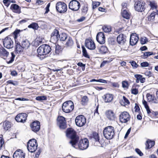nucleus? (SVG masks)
<instances>
[{
	"label": "nucleus",
	"mask_w": 158,
	"mask_h": 158,
	"mask_svg": "<svg viewBox=\"0 0 158 158\" xmlns=\"http://www.w3.org/2000/svg\"><path fill=\"white\" fill-rule=\"evenodd\" d=\"M66 136L71 139V140L69 143L71 144L73 147L75 148V145L77 143L78 140L77 137L76 132L72 128H68L66 131Z\"/></svg>",
	"instance_id": "nucleus-1"
},
{
	"label": "nucleus",
	"mask_w": 158,
	"mask_h": 158,
	"mask_svg": "<svg viewBox=\"0 0 158 158\" xmlns=\"http://www.w3.org/2000/svg\"><path fill=\"white\" fill-rule=\"evenodd\" d=\"M15 44V50L17 53L22 52L23 50L28 49L30 45L29 41L26 40H23L21 44L18 42L16 41Z\"/></svg>",
	"instance_id": "nucleus-2"
},
{
	"label": "nucleus",
	"mask_w": 158,
	"mask_h": 158,
	"mask_svg": "<svg viewBox=\"0 0 158 158\" xmlns=\"http://www.w3.org/2000/svg\"><path fill=\"white\" fill-rule=\"evenodd\" d=\"M105 137L108 139H112L114 136L115 132L114 127L109 126L106 127L103 131Z\"/></svg>",
	"instance_id": "nucleus-3"
},
{
	"label": "nucleus",
	"mask_w": 158,
	"mask_h": 158,
	"mask_svg": "<svg viewBox=\"0 0 158 158\" xmlns=\"http://www.w3.org/2000/svg\"><path fill=\"white\" fill-rule=\"evenodd\" d=\"M74 108L73 102L70 100L64 102L62 106L63 111L66 113L71 112Z\"/></svg>",
	"instance_id": "nucleus-4"
},
{
	"label": "nucleus",
	"mask_w": 158,
	"mask_h": 158,
	"mask_svg": "<svg viewBox=\"0 0 158 158\" xmlns=\"http://www.w3.org/2000/svg\"><path fill=\"white\" fill-rule=\"evenodd\" d=\"M37 146L36 140L35 139H31L27 143V148L31 152H35L37 149Z\"/></svg>",
	"instance_id": "nucleus-5"
},
{
	"label": "nucleus",
	"mask_w": 158,
	"mask_h": 158,
	"mask_svg": "<svg viewBox=\"0 0 158 158\" xmlns=\"http://www.w3.org/2000/svg\"><path fill=\"white\" fill-rule=\"evenodd\" d=\"M75 122L77 126L82 127L86 123V119L84 115H80L76 117Z\"/></svg>",
	"instance_id": "nucleus-6"
},
{
	"label": "nucleus",
	"mask_w": 158,
	"mask_h": 158,
	"mask_svg": "<svg viewBox=\"0 0 158 158\" xmlns=\"http://www.w3.org/2000/svg\"><path fill=\"white\" fill-rule=\"evenodd\" d=\"M56 9L60 13H64L67 10V5L65 3L59 2L56 4Z\"/></svg>",
	"instance_id": "nucleus-7"
},
{
	"label": "nucleus",
	"mask_w": 158,
	"mask_h": 158,
	"mask_svg": "<svg viewBox=\"0 0 158 158\" xmlns=\"http://www.w3.org/2000/svg\"><path fill=\"white\" fill-rule=\"evenodd\" d=\"M131 118L129 114L126 111L121 112L119 115V119L122 123H126Z\"/></svg>",
	"instance_id": "nucleus-8"
},
{
	"label": "nucleus",
	"mask_w": 158,
	"mask_h": 158,
	"mask_svg": "<svg viewBox=\"0 0 158 158\" xmlns=\"http://www.w3.org/2000/svg\"><path fill=\"white\" fill-rule=\"evenodd\" d=\"M80 3L76 0H72L69 4V8L73 10L77 11L80 7Z\"/></svg>",
	"instance_id": "nucleus-9"
},
{
	"label": "nucleus",
	"mask_w": 158,
	"mask_h": 158,
	"mask_svg": "<svg viewBox=\"0 0 158 158\" xmlns=\"http://www.w3.org/2000/svg\"><path fill=\"white\" fill-rule=\"evenodd\" d=\"M88 146L89 141L86 138L80 140L78 143L79 148L81 150L86 149L87 148Z\"/></svg>",
	"instance_id": "nucleus-10"
},
{
	"label": "nucleus",
	"mask_w": 158,
	"mask_h": 158,
	"mask_svg": "<svg viewBox=\"0 0 158 158\" xmlns=\"http://www.w3.org/2000/svg\"><path fill=\"white\" fill-rule=\"evenodd\" d=\"M118 43L121 46H123L126 44V37L123 34H120L117 37Z\"/></svg>",
	"instance_id": "nucleus-11"
},
{
	"label": "nucleus",
	"mask_w": 158,
	"mask_h": 158,
	"mask_svg": "<svg viewBox=\"0 0 158 158\" xmlns=\"http://www.w3.org/2000/svg\"><path fill=\"white\" fill-rule=\"evenodd\" d=\"M3 44L4 47L8 49L13 47V42L10 38L6 37L5 38L3 41Z\"/></svg>",
	"instance_id": "nucleus-12"
},
{
	"label": "nucleus",
	"mask_w": 158,
	"mask_h": 158,
	"mask_svg": "<svg viewBox=\"0 0 158 158\" xmlns=\"http://www.w3.org/2000/svg\"><path fill=\"white\" fill-rule=\"evenodd\" d=\"M59 32L57 30L55 29L51 35L50 41L53 44H55L59 40Z\"/></svg>",
	"instance_id": "nucleus-13"
},
{
	"label": "nucleus",
	"mask_w": 158,
	"mask_h": 158,
	"mask_svg": "<svg viewBox=\"0 0 158 158\" xmlns=\"http://www.w3.org/2000/svg\"><path fill=\"white\" fill-rule=\"evenodd\" d=\"M145 3L143 2L139 1L135 2V8L136 10L142 12L145 9Z\"/></svg>",
	"instance_id": "nucleus-14"
},
{
	"label": "nucleus",
	"mask_w": 158,
	"mask_h": 158,
	"mask_svg": "<svg viewBox=\"0 0 158 158\" xmlns=\"http://www.w3.org/2000/svg\"><path fill=\"white\" fill-rule=\"evenodd\" d=\"M27 116L26 113H20L17 115L15 119L17 122L24 123L26 122Z\"/></svg>",
	"instance_id": "nucleus-15"
},
{
	"label": "nucleus",
	"mask_w": 158,
	"mask_h": 158,
	"mask_svg": "<svg viewBox=\"0 0 158 158\" xmlns=\"http://www.w3.org/2000/svg\"><path fill=\"white\" fill-rule=\"evenodd\" d=\"M57 124L61 129H65L66 127L65 118L63 116L58 117L57 118Z\"/></svg>",
	"instance_id": "nucleus-16"
},
{
	"label": "nucleus",
	"mask_w": 158,
	"mask_h": 158,
	"mask_svg": "<svg viewBox=\"0 0 158 158\" xmlns=\"http://www.w3.org/2000/svg\"><path fill=\"white\" fill-rule=\"evenodd\" d=\"M139 38L138 35L136 33H133L131 35L130 38V43L131 45L133 46L138 42Z\"/></svg>",
	"instance_id": "nucleus-17"
},
{
	"label": "nucleus",
	"mask_w": 158,
	"mask_h": 158,
	"mask_svg": "<svg viewBox=\"0 0 158 158\" xmlns=\"http://www.w3.org/2000/svg\"><path fill=\"white\" fill-rule=\"evenodd\" d=\"M30 127L33 131L35 132H37L40 128V122L37 121H34L31 124Z\"/></svg>",
	"instance_id": "nucleus-18"
},
{
	"label": "nucleus",
	"mask_w": 158,
	"mask_h": 158,
	"mask_svg": "<svg viewBox=\"0 0 158 158\" xmlns=\"http://www.w3.org/2000/svg\"><path fill=\"white\" fill-rule=\"evenodd\" d=\"M85 44V47L89 49L94 50L96 48L94 42L91 39L86 40Z\"/></svg>",
	"instance_id": "nucleus-19"
},
{
	"label": "nucleus",
	"mask_w": 158,
	"mask_h": 158,
	"mask_svg": "<svg viewBox=\"0 0 158 158\" xmlns=\"http://www.w3.org/2000/svg\"><path fill=\"white\" fill-rule=\"evenodd\" d=\"M105 114L107 118L110 121L114 120L116 118L115 113L111 110L106 111Z\"/></svg>",
	"instance_id": "nucleus-20"
},
{
	"label": "nucleus",
	"mask_w": 158,
	"mask_h": 158,
	"mask_svg": "<svg viewBox=\"0 0 158 158\" xmlns=\"http://www.w3.org/2000/svg\"><path fill=\"white\" fill-rule=\"evenodd\" d=\"M96 40L101 44H103L105 42V38L104 33L102 32L98 33L97 35Z\"/></svg>",
	"instance_id": "nucleus-21"
},
{
	"label": "nucleus",
	"mask_w": 158,
	"mask_h": 158,
	"mask_svg": "<svg viewBox=\"0 0 158 158\" xmlns=\"http://www.w3.org/2000/svg\"><path fill=\"white\" fill-rule=\"evenodd\" d=\"M25 154L20 149L17 150L13 155V158H25Z\"/></svg>",
	"instance_id": "nucleus-22"
},
{
	"label": "nucleus",
	"mask_w": 158,
	"mask_h": 158,
	"mask_svg": "<svg viewBox=\"0 0 158 158\" xmlns=\"http://www.w3.org/2000/svg\"><path fill=\"white\" fill-rule=\"evenodd\" d=\"M146 97L148 102L154 104H158V99L155 97L154 95L148 93L146 95Z\"/></svg>",
	"instance_id": "nucleus-23"
},
{
	"label": "nucleus",
	"mask_w": 158,
	"mask_h": 158,
	"mask_svg": "<svg viewBox=\"0 0 158 158\" xmlns=\"http://www.w3.org/2000/svg\"><path fill=\"white\" fill-rule=\"evenodd\" d=\"M102 98L106 103L111 102L113 99V96L110 94H106L104 95Z\"/></svg>",
	"instance_id": "nucleus-24"
},
{
	"label": "nucleus",
	"mask_w": 158,
	"mask_h": 158,
	"mask_svg": "<svg viewBox=\"0 0 158 158\" xmlns=\"http://www.w3.org/2000/svg\"><path fill=\"white\" fill-rule=\"evenodd\" d=\"M10 9L14 13L19 14L21 12L20 8L16 4H12L11 5Z\"/></svg>",
	"instance_id": "nucleus-25"
},
{
	"label": "nucleus",
	"mask_w": 158,
	"mask_h": 158,
	"mask_svg": "<svg viewBox=\"0 0 158 158\" xmlns=\"http://www.w3.org/2000/svg\"><path fill=\"white\" fill-rule=\"evenodd\" d=\"M135 77L136 78V82L138 83L140 82L141 83H143L145 81V79L142 77V76L140 74H135Z\"/></svg>",
	"instance_id": "nucleus-26"
},
{
	"label": "nucleus",
	"mask_w": 158,
	"mask_h": 158,
	"mask_svg": "<svg viewBox=\"0 0 158 158\" xmlns=\"http://www.w3.org/2000/svg\"><path fill=\"white\" fill-rule=\"evenodd\" d=\"M9 55V52L4 48L0 47V56L7 57Z\"/></svg>",
	"instance_id": "nucleus-27"
},
{
	"label": "nucleus",
	"mask_w": 158,
	"mask_h": 158,
	"mask_svg": "<svg viewBox=\"0 0 158 158\" xmlns=\"http://www.w3.org/2000/svg\"><path fill=\"white\" fill-rule=\"evenodd\" d=\"M99 52L102 54H105L107 52L108 49L107 47L104 46H101L98 48Z\"/></svg>",
	"instance_id": "nucleus-28"
},
{
	"label": "nucleus",
	"mask_w": 158,
	"mask_h": 158,
	"mask_svg": "<svg viewBox=\"0 0 158 158\" xmlns=\"http://www.w3.org/2000/svg\"><path fill=\"white\" fill-rule=\"evenodd\" d=\"M158 17V10L155 12L154 11L152 12L151 15L148 17V19L149 21H154V20L155 16Z\"/></svg>",
	"instance_id": "nucleus-29"
},
{
	"label": "nucleus",
	"mask_w": 158,
	"mask_h": 158,
	"mask_svg": "<svg viewBox=\"0 0 158 158\" xmlns=\"http://www.w3.org/2000/svg\"><path fill=\"white\" fill-rule=\"evenodd\" d=\"M122 15L123 18L126 19H129L131 15L128 10H122Z\"/></svg>",
	"instance_id": "nucleus-30"
},
{
	"label": "nucleus",
	"mask_w": 158,
	"mask_h": 158,
	"mask_svg": "<svg viewBox=\"0 0 158 158\" xmlns=\"http://www.w3.org/2000/svg\"><path fill=\"white\" fill-rule=\"evenodd\" d=\"M123 99L120 100L119 102L121 105L125 106L130 104L129 101L125 96H123Z\"/></svg>",
	"instance_id": "nucleus-31"
},
{
	"label": "nucleus",
	"mask_w": 158,
	"mask_h": 158,
	"mask_svg": "<svg viewBox=\"0 0 158 158\" xmlns=\"http://www.w3.org/2000/svg\"><path fill=\"white\" fill-rule=\"evenodd\" d=\"M2 127L5 131H7L11 127L10 123L7 121H5L3 123Z\"/></svg>",
	"instance_id": "nucleus-32"
},
{
	"label": "nucleus",
	"mask_w": 158,
	"mask_h": 158,
	"mask_svg": "<svg viewBox=\"0 0 158 158\" xmlns=\"http://www.w3.org/2000/svg\"><path fill=\"white\" fill-rule=\"evenodd\" d=\"M42 45H44L43 47V48L44 51H45L44 52L45 55L48 54L51 50L50 47L49 45L46 44H43Z\"/></svg>",
	"instance_id": "nucleus-33"
},
{
	"label": "nucleus",
	"mask_w": 158,
	"mask_h": 158,
	"mask_svg": "<svg viewBox=\"0 0 158 158\" xmlns=\"http://www.w3.org/2000/svg\"><path fill=\"white\" fill-rule=\"evenodd\" d=\"M67 41L65 44V45L67 47H70L72 46L73 44V40L70 37H68L67 39Z\"/></svg>",
	"instance_id": "nucleus-34"
},
{
	"label": "nucleus",
	"mask_w": 158,
	"mask_h": 158,
	"mask_svg": "<svg viewBox=\"0 0 158 158\" xmlns=\"http://www.w3.org/2000/svg\"><path fill=\"white\" fill-rule=\"evenodd\" d=\"M154 144L155 142L154 141H151L150 140H148L145 144L146 148L147 149H150L154 145Z\"/></svg>",
	"instance_id": "nucleus-35"
},
{
	"label": "nucleus",
	"mask_w": 158,
	"mask_h": 158,
	"mask_svg": "<svg viewBox=\"0 0 158 158\" xmlns=\"http://www.w3.org/2000/svg\"><path fill=\"white\" fill-rule=\"evenodd\" d=\"M44 45H42L40 46L37 49V52L38 53V55L42 56L45 55L44 52L45 51H44L43 50V47Z\"/></svg>",
	"instance_id": "nucleus-36"
},
{
	"label": "nucleus",
	"mask_w": 158,
	"mask_h": 158,
	"mask_svg": "<svg viewBox=\"0 0 158 158\" xmlns=\"http://www.w3.org/2000/svg\"><path fill=\"white\" fill-rule=\"evenodd\" d=\"M91 139L92 140L95 142H99V138L98 134L96 132H94L92 134Z\"/></svg>",
	"instance_id": "nucleus-37"
},
{
	"label": "nucleus",
	"mask_w": 158,
	"mask_h": 158,
	"mask_svg": "<svg viewBox=\"0 0 158 158\" xmlns=\"http://www.w3.org/2000/svg\"><path fill=\"white\" fill-rule=\"evenodd\" d=\"M68 38L67 34L64 33H62L59 34L58 36L59 40L61 41H65Z\"/></svg>",
	"instance_id": "nucleus-38"
},
{
	"label": "nucleus",
	"mask_w": 158,
	"mask_h": 158,
	"mask_svg": "<svg viewBox=\"0 0 158 158\" xmlns=\"http://www.w3.org/2000/svg\"><path fill=\"white\" fill-rule=\"evenodd\" d=\"M89 102V99L86 96H83L81 98V104L83 105H87Z\"/></svg>",
	"instance_id": "nucleus-39"
},
{
	"label": "nucleus",
	"mask_w": 158,
	"mask_h": 158,
	"mask_svg": "<svg viewBox=\"0 0 158 158\" xmlns=\"http://www.w3.org/2000/svg\"><path fill=\"white\" fill-rule=\"evenodd\" d=\"M88 6L87 5H85L81 9V14L83 15H86L88 11Z\"/></svg>",
	"instance_id": "nucleus-40"
},
{
	"label": "nucleus",
	"mask_w": 158,
	"mask_h": 158,
	"mask_svg": "<svg viewBox=\"0 0 158 158\" xmlns=\"http://www.w3.org/2000/svg\"><path fill=\"white\" fill-rule=\"evenodd\" d=\"M152 10L156 9L157 7L156 3L155 1H150L149 4Z\"/></svg>",
	"instance_id": "nucleus-41"
},
{
	"label": "nucleus",
	"mask_w": 158,
	"mask_h": 158,
	"mask_svg": "<svg viewBox=\"0 0 158 158\" xmlns=\"http://www.w3.org/2000/svg\"><path fill=\"white\" fill-rule=\"evenodd\" d=\"M62 49L60 46L59 45H56L55 53L56 54H59L62 51Z\"/></svg>",
	"instance_id": "nucleus-42"
},
{
	"label": "nucleus",
	"mask_w": 158,
	"mask_h": 158,
	"mask_svg": "<svg viewBox=\"0 0 158 158\" xmlns=\"http://www.w3.org/2000/svg\"><path fill=\"white\" fill-rule=\"evenodd\" d=\"M36 99L37 101L42 102L43 101L46 100L47 98L44 96H38L36 98Z\"/></svg>",
	"instance_id": "nucleus-43"
},
{
	"label": "nucleus",
	"mask_w": 158,
	"mask_h": 158,
	"mask_svg": "<svg viewBox=\"0 0 158 158\" xmlns=\"http://www.w3.org/2000/svg\"><path fill=\"white\" fill-rule=\"evenodd\" d=\"M153 54V53L152 52H145L143 53V54L141 56V57L142 58L145 59Z\"/></svg>",
	"instance_id": "nucleus-44"
},
{
	"label": "nucleus",
	"mask_w": 158,
	"mask_h": 158,
	"mask_svg": "<svg viewBox=\"0 0 158 158\" xmlns=\"http://www.w3.org/2000/svg\"><path fill=\"white\" fill-rule=\"evenodd\" d=\"M82 49L83 55L85 58H89V56L87 54L86 49L84 47L82 46Z\"/></svg>",
	"instance_id": "nucleus-45"
},
{
	"label": "nucleus",
	"mask_w": 158,
	"mask_h": 158,
	"mask_svg": "<svg viewBox=\"0 0 158 158\" xmlns=\"http://www.w3.org/2000/svg\"><path fill=\"white\" fill-rule=\"evenodd\" d=\"M93 81H96L98 82L101 83H107V81L106 80H104V79H100L98 80H96L95 79H92L90 80V82H92Z\"/></svg>",
	"instance_id": "nucleus-46"
},
{
	"label": "nucleus",
	"mask_w": 158,
	"mask_h": 158,
	"mask_svg": "<svg viewBox=\"0 0 158 158\" xmlns=\"http://www.w3.org/2000/svg\"><path fill=\"white\" fill-rule=\"evenodd\" d=\"M28 27L29 28H32L34 29H36L38 27V25L36 23H32L28 26Z\"/></svg>",
	"instance_id": "nucleus-47"
},
{
	"label": "nucleus",
	"mask_w": 158,
	"mask_h": 158,
	"mask_svg": "<svg viewBox=\"0 0 158 158\" xmlns=\"http://www.w3.org/2000/svg\"><path fill=\"white\" fill-rule=\"evenodd\" d=\"M69 60H60L61 62H63V64L65 65V66L63 68V69L69 66V63L68 62Z\"/></svg>",
	"instance_id": "nucleus-48"
},
{
	"label": "nucleus",
	"mask_w": 158,
	"mask_h": 158,
	"mask_svg": "<svg viewBox=\"0 0 158 158\" xmlns=\"http://www.w3.org/2000/svg\"><path fill=\"white\" fill-rule=\"evenodd\" d=\"M148 41V39L147 38L143 36L140 39V43L141 44H145Z\"/></svg>",
	"instance_id": "nucleus-49"
},
{
	"label": "nucleus",
	"mask_w": 158,
	"mask_h": 158,
	"mask_svg": "<svg viewBox=\"0 0 158 158\" xmlns=\"http://www.w3.org/2000/svg\"><path fill=\"white\" fill-rule=\"evenodd\" d=\"M102 29L103 31L106 33L110 32L111 29L110 27L108 26H104L102 27Z\"/></svg>",
	"instance_id": "nucleus-50"
},
{
	"label": "nucleus",
	"mask_w": 158,
	"mask_h": 158,
	"mask_svg": "<svg viewBox=\"0 0 158 158\" xmlns=\"http://www.w3.org/2000/svg\"><path fill=\"white\" fill-rule=\"evenodd\" d=\"M122 87L123 88H128V84L127 81H123L122 82Z\"/></svg>",
	"instance_id": "nucleus-51"
},
{
	"label": "nucleus",
	"mask_w": 158,
	"mask_h": 158,
	"mask_svg": "<svg viewBox=\"0 0 158 158\" xmlns=\"http://www.w3.org/2000/svg\"><path fill=\"white\" fill-rule=\"evenodd\" d=\"M4 143V141L3 138L0 137V151L2 149Z\"/></svg>",
	"instance_id": "nucleus-52"
},
{
	"label": "nucleus",
	"mask_w": 158,
	"mask_h": 158,
	"mask_svg": "<svg viewBox=\"0 0 158 158\" xmlns=\"http://www.w3.org/2000/svg\"><path fill=\"white\" fill-rule=\"evenodd\" d=\"M100 2H97L93 3V8L94 9L100 5Z\"/></svg>",
	"instance_id": "nucleus-53"
},
{
	"label": "nucleus",
	"mask_w": 158,
	"mask_h": 158,
	"mask_svg": "<svg viewBox=\"0 0 158 158\" xmlns=\"http://www.w3.org/2000/svg\"><path fill=\"white\" fill-rule=\"evenodd\" d=\"M11 59L10 60L8 61V63L10 64L13 62V61L14 60V58L15 57V56L13 52H12L11 53Z\"/></svg>",
	"instance_id": "nucleus-54"
},
{
	"label": "nucleus",
	"mask_w": 158,
	"mask_h": 158,
	"mask_svg": "<svg viewBox=\"0 0 158 158\" xmlns=\"http://www.w3.org/2000/svg\"><path fill=\"white\" fill-rule=\"evenodd\" d=\"M130 63H131V64L133 68H136L138 66V65L136 63L135 61H132L131 62H130Z\"/></svg>",
	"instance_id": "nucleus-55"
},
{
	"label": "nucleus",
	"mask_w": 158,
	"mask_h": 158,
	"mask_svg": "<svg viewBox=\"0 0 158 158\" xmlns=\"http://www.w3.org/2000/svg\"><path fill=\"white\" fill-rule=\"evenodd\" d=\"M35 46H39L40 44L42 42V41L41 40H39L36 39L35 41Z\"/></svg>",
	"instance_id": "nucleus-56"
},
{
	"label": "nucleus",
	"mask_w": 158,
	"mask_h": 158,
	"mask_svg": "<svg viewBox=\"0 0 158 158\" xmlns=\"http://www.w3.org/2000/svg\"><path fill=\"white\" fill-rule=\"evenodd\" d=\"M122 10H127V4L126 3H123L122 4Z\"/></svg>",
	"instance_id": "nucleus-57"
},
{
	"label": "nucleus",
	"mask_w": 158,
	"mask_h": 158,
	"mask_svg": "<svg viewBox=\"0 0 158 158\" xmlns=\"http://www.w3.org/2000/svg\"><path fill=\"white\" fill-rule=\"evenodd\" d=\"M140 65L142 67H146L148 66L149 64L147 62H144L141 63L140 64Z\"/></svg>",
	"instance_id": "nucleus-58"
},
{
	"label": "nucleus",
	"mask_w": 158,
	"mask_h": 158,
	"mask_svg": "<svg viewBox=\"0 0 158 158\" xmlns=\"http://www.w3.org/2000/svg\"><path fill=\"white\" fill-rule=\"evenodd\" d=\"M138 91L137 89L134 88L131 89V93L134 94L136 95L138 94Z\"/></svg>",
	"instance_id": "nucleus-59"
},
{
	"label": "nucleus",
	"mask_w": 158,
	"mask_h": 158,
	"mask_svg": "<svg viewBox=\"0 0 158 158\" xmlns=\"http://www.w3.org/2000/svg\"><path fill=\"white\" fill-rule=\"evenodd\" d=\"M9 0H3V2L5 5L7 7H8L10 3H9Z\"/></svg>",
	"instance_id": "nucleus-60"
},
{
	"label": "nucleus",
	"mask_w": 158,
	"mask_h": 158,
	"mask_svg": "<svg viewBox=\"0 0 158 158\" xmlns=\"http://www.w3.org/2000/svg\"><path fill=\"white\" fill-rule=\"evenodd\" d=\"M136 152L140 156H142L143 155V153L138 148H136L135 149Z\"/></svg>",
	"instance_id": "nucleus-61"
},
{
	"label": "nucleus",
	"mask_w": 158,
	"mask_h": 158,
	"mask_svg": "<svg viewBox=\"0 0 158 158\" xmlns=\"http://www.w3.org/2000/svg\"><path fill=\"white\" fill-rule=\"evenodd\" d=\"M109 63V61L107 60H103L102 62L101 63L100 67H102L104 66L106 64L108 63Z\"/></svg>",
	"instance_id": "nucleus-62"
},
{
	"label": "nucleus",
	"mask_w": 158,
	"mask_h": 158,
	"mask_svg": "<svg viewBox=\"0 0 158 158\" xmlns=\"http://www.w3.org/2000/svg\"><path fill=\"white\" fill-rule=\"evenodd\" d=\"M16 100L21 101H28V99L23 98H18L16 99Z\"/></svg>",
	"instance_id": "nucleus-63"
},
{
	"label": "nucleus",
	"mask_w": 158,
	"mask_h": 158,
	"mask_svg": "<svg viewBox=\"0 0 158 158\" xmlns=\"http://www.w3.org/2000/svg\"><path fill=\"white\" fill-rule=\"evenodd\" d=\"M145 74L146 76L150 77L152 76V73L151 71H147L145 72Z\"/></svg>",
	"instance_id": "nucleus-64"
}]
</instances>
